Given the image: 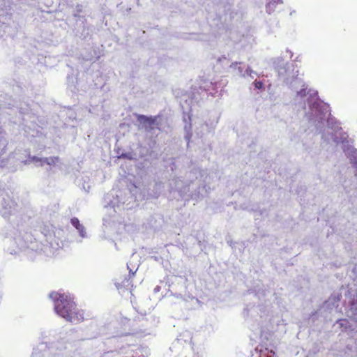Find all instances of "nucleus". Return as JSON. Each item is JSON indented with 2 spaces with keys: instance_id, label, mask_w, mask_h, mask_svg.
I'll return each mask as SVG.
<instances>
[{
  "instance_id": "1",
  "label": "nucleus",
  "mask_w": 357,
  "mask_h": 357,
  "mask_svg": "<svg viewBox=\"0 0 357 357\" xmlns=\"http://www.w3.org/2000/svg\"><path fill=\"white\" fill-rule=\"evenodd\" d=\"M50 297L54 302L56 313L67 321L78 324L84 320V313L77 307L74 298L69 294L52 292Z\"/></svg>"
},
{
  "instance_id": "2",
  "label": "nucleus",
  "mask_w": 357,
  "mask_h": 357,
  "mask_svg": "<svg viewBox=\"0 0 357 357\" xmlns=\"http://www.w3.org/2000/svg\"><path fill=\"white\" fill-rule=\"evenodd\" d=\"M137 120L144 123L146 129L151 130L153 129V125L155 123L156 118L155 117H148L144 115H139L137 116Z\"/></svg>"
},
{
  "instance_id": "3",
  "label": "nucleus",
  "mask_w": 357,
  "mask_h": 357,
  "mask_svg": "<svg viewBox=\"0 0 357 357\" xmlns=\"http://www.w3.org/2000/svg\"><path fill=\"white\" fill-rule=\"evenodd\" d=\"M70 222L78 230L80 235L82 236H84V227L80 224L79 219L77 218H73Z\"/></svg>"
},
{
  "instance_id": "4",
  "label": "nucleus",
  "mask_w": 357,
  "mask_h": 357,
  "mask_svg": "<svg viewBox=\"0 0 357 357\" xmlns=\"http://www.w3.org/2000/svg\"><path fill=\"white\" fill-rule=\"evenodd\" d=\"M135 272L130 271L129 274L125 278V281L122 282V284L125 286H132V278L135 276Z\"/></svg>"
},
{
  "instance_id": "5",
  "label": "nucleus",
  "mask_w": 357,
  "mask_h": 357,
  "mask_svg": "<svg viewBox=\"0 0 357 357\" xmlns=\"http://www.w3.org/2000/svg\"><path fill=\"white\" fill-rule=\"evenodd\" d=\"M59 157H50L40 160V161H43V162L49 165H54L56 162H59Z\"/></svg>"
},
{
  "instance_id": "6",
  "label": "nucleus",
  "mask_w": 357,
  "mask_h": 357,
  "mask_svg": "<svg viewBox=\"0 0 357 357\" xmlns=\"http://www.w3.org/2000/svg\"><path fill=\"white\" fill-rule=\"evenodd\" d=\"M253 84L255 85V87L257 89H264V83L261 81L255 80L253 82Z\"/></svg>"
},
{
  "instance_id": "7",
  "label": "nucleus",
  "mask_w": 357,
  "mask_h": 357,
  "mask_svg": "<svg viewBox=\"0 0 357 357\" xmlns=\"http://www.w3.org/2000/svg\"><path fill=\"white\" fill-rule=\"evenodd\" d=\"M268 357H273V356H268Z\"/></svg>"
}]
</instances>
